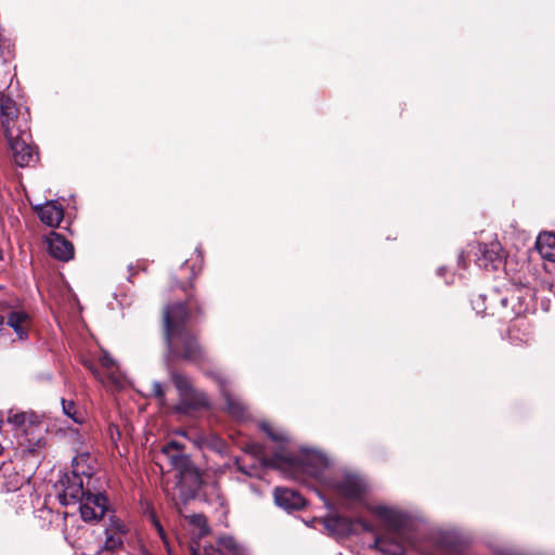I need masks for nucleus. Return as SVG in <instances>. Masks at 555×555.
<instances>
[{
  "instance_id": "nucleus-1",
  "label": "nucleus",
  "mask_w": 555,
  "mask_h": 555,
  "mask_svg": "<svg viewBox=\"0 0 555 555\" xmlns=\"http://www.w3.org/2000/svg\"><path fill=\"white\" fill-rule=\"evenodd\" d=\"M173 286L184 293L185 299L168 302L162 309L160 327L169 357L176 361L202 365L209 360L207 351L201 344L199 334L188 324H196L205 319V304L192 280L188 283L177 280Z\"/></svg>"
},
{
  "instance_id": "nucleus-2",
  "label": "nucleus",
  "mask_w": 555,
  "mask_h": 555,
  "mask_svg": "<svg viewBox=\"0 0 555 555\" xmlns=\"http://www.w3.org/2000/svg\"><path fill=\"white\" fill-rule=\"evenodd\" d=\"M9 88L0 86V124L12 162L21 168L33 167L39 160V152L30 131V112L12 98Z\"/></svg>"
},
{
  "instance_id": "nucleus-3",
  "label": "nucleus",
  "mask_w": 555,
  "mask_h": 555,
  "mask_svg": "<svg viewBox=\"0 0 555 555\" xmlns=\"http://www.w3.org/2000/svg\"><path fill=\"white\" fill-rule=\"evenodd\" d=\"M371 512L384 521L388 530L386 534L375 538V547L388 555H403L405 552L401 539L402 528L404 526L403 515L384 505L373 506Z\"/></svg>"
},
{
  "instance_id": "nucleus-4",
  "label": "nucleus",
  "mask_w": 555,
  "mask_h": 555,
  "mask_svg": "<svg viewBox=\"0 0 555 555\" xmlns=\"http://www.w3.org/2000/svg\"><path fill=\"white\" fill-rule=\"evenodd\" d=\"M169 377L179 395V401L175 406L177 413L188 414L192 411L210 408L206 392L196 389L188 375L176 369H169Z\"/></svg>"
},
{
  "instance_id": "nucleus-5",
  "label": "nucleus",
  "mask_w": 555,
  "mask_h": 555,
  "mask_svg": "<svg viewBox=\"0 0 555 555\" xmlns=\"http://www.w3.org/2000/svg\"><path fill=\"white\" fill-rule=\"evenodd\" d=\"M59 502L66 506L70 504H79L87 492L90 490L83 487L82 477L79 473L72 470L64 473L60 480L55 483Z\"/></svg>"
},
{
  "instance_id": "nucleus-6",
  "label": "nucleus",
  "mask_w": 555,
  "mask_h": 555,
  "mask_svg": "<svg viewBox=\"0 0 555 555\" xmlns=\"http://www.w3.org/2000/svg\"><path fill=\"white\" fill-rule=\"evenodd\" d=\"M172 466L179 474L180 486L186 490L189 495L195 496L203 486V478L191 457L179 453L172 456Z\"/></svg>"
},
{
  "instance_id": "nucleus-7",
  "label": "nucleus",
  "mask_w": 555,
  "mask_h": 555,
  "mask_svg": "<svg viewBox=\"0 0 555 555\" xmlns=\"http://www.w3.org/2000/svg\"><path fill=\"white\" fill-rule=\"evenodd\" d=\"M0 312L4 314V321L15 332L20 339H27L31 326V317L22 306H13L7 301H0Z\"/></svg>"
},
{
  "instance_id": "nucleus-8",
  "label": "nucleus",
  "mask_w": 555,
  "mask_h": 555,
  "mask_svg": "<svg viewBox=\"0 0 555 555\" xmlns=\"http://www.w3.org/2000/svg\"><path fill=\"white\" fill-rule=\"evenodd\" d=\"M332 488L338 495L356 502L362 501L367 493L366 481L353 474H348L343 479L334 481Z\"/></svg>"
},
{
  "instance_id": "nucleus-9",
  "label": "nucleus",
  "mask_w": 555,
  "mask_h": 555,
  "mask_svg": "<svg viewBox=\"0 0 555 555\" xmlns=\"http://www.w3.org/2000/svg\"><path fill=\"white\" fill-rule=\"evenodd\" d=\"M18 444L21 455L26 462H30L34 466H38L41 463L47 444L42 435V428L36 430L34 435L23 436Z\"/></svg>"
},
{
  "instance_id": "nucleus-10",
  "label": "nucleus",
  "mask_w": 555,
  "mask_h": 555,
  "mask_svg": "<svg viewBox=\"0 0 555 555\" xmlns=\"http://www.w3.org/2000/svg\"><path fill=\"white\" fill-rule=\"evenodd\" d=\"M107 509V498L102 492L93 493L91 490L87 492L79 502V511L85 521L100 520Z\"/></svg>"
},
{
  "instance_id": "nucleus-11",
  "label": "nucleus",
  "mask_w": 555,
  "mask_h": 555,
  "mask_svg": "<svg viewBox=\"0 0 555 555\" xmlns=\"http://www.w3.org/2000/svg\"><path fill=\"white\" fill-rule=\"evenodd\" d=\"M475 256L478 267L496 270L503 262V248L498 241L479 244Z\"/></svg>"
},
{
  "instance_id": "nucleus-12",
  "label": "nucleus",
  "mask_w": 555,
  "mask_h": 555,
  "mask_svg": "<svg viewBox=\"0 0 555 555\" xmlns=\"http://www.w3.org/2000/svg\"><path fill=\"white\" fill-rule=\"evenodd\" d=\"M8 422L16 429L23 431V436L34 435L36 430L42 428L40 417L34 412H9Z\"/></svg>"
},
{
  "instance_id": "nucleus-13",
  "label": "nucleus",
  "mask_w": 555,
  "mask_h": 555,
  "mask_svg": "<svg viewBox=\"0 0 555 555\" xmlns=\"http://www.w3.org/2000/svg\"><path fill=\"white\" fill-rule=\"evenodd\" d=\"M324 528L334 535L348 537L357 532L356 521L343 515H328L323 519Z\"/></svg>"
},
{
  "instance_id": "nucleus-14",
  "label": "nucleus",
  "mask_w": 555,
  "mask_h": 555,
  "mask_svg": "<svg viewBox=\"0 0 555 555\" xmlns=\"http://www.w3.org/2000/svg\"><path fill=\"white\" fill-rule=\"evenodd\" d=\"M50 255L60 261H69L74 258L75 249L72 242L62 234L52 232L48 242Z\"/></svg>"
},
{
  "instance_id": "nucleus-15",
  "label": "nucleus",
  "mask_w": 555,
  "mask_h": 555,
  "mask_svg": "<svg viewBox=\"0 0 555 555\" xmlns=\"http://www.w3.org/2000/svg\"><path fill=\"white\" fill-rule=\"evenodd\" d=\"M38 218L48 227L56 228L64 218V209L55 201H49L41 206L35 207Z\"/></svg>"
},
{
  "instance_id": "nucleus-16",
  "label": "nucleus",
  "mask_w": 555,
  "mask_h": 555,
  "mask_svg": "<svg viewBox=\"0 0 555 555\" xmlns=\"http://www.w3.org/2000/svg\"><path fill=\"white\" fill-rule=\"evenodd\" d=\"M274 501L286 511H299L306 505L305 499L298 492L287 488H275Z\"/></svg>"
},
{
  "instance_id": "nucleus-17",
  "label": "nucleus",
  "mask_w": 555,
  "mask_h": 555,
  "mask_svg": "<svg viewBox=\"0 0 555 555\" xmlns=\"http://www.w3.org/2000/svg\"><path fill=\"white\" fill-rule=\"evenodd\" d=\"M205 553L206 555H238L240 550L232 537H221L217 541V546L205 547Z\"/></svg>"
},
{
  "instance_id": "nucleus-18",
  "label": "nucleus",
  "mask_w": 555,
  "mask_h": 555,
  "mask_svg": "<svg viewBox=\"0 0 555 555\" xmlns=\"http://www.w3.org/2000/svg\"><path fill=\"white\" fill-rule=\"evenodd\" d=\"M537 249L542 258L555 261V234H540L537 240Z\"/></svg>"
},
{
  "instance_id": "nucleus-19",
  "label": "nucleus",
  "mask_w": 555,
  "mask_h": 555,
  "mask_svg": "<svg viewBox=\"0 0 555 555\" xmlns=\"http://www.w3.org/2000/svg\"><path fill=\"white\" fill-rule=\"evenodd\" d=\"M489 315L500 314L507 308L508 297L499 289H492L487 294Z\"/></svg>"
},
{
  "instance_id": "nucleus-20",
  "label": "nucleus",
  "mask_w": 555,
  "mask_h": 555,
  "mask_svg": "<svg viewBox=\"0 0 555 555\" xmlns=\"http://www.w3.org/2000/svg\"><path fill=\"white\" fill-rule=\"evenodd\" d=\"M9 467L0 466V489L7 492H13L21 488L23 477L17 473L8 474Z\"/></svg>"
},
{
  "instance_id": "nucleus-21",
  "label": "nucleus",
  "mask_w": 555,
  "mask_h": 555,
  "mask_svg": "<svg viewBox=\"0 0 555 555\" xmlns=\"http://www.w3.org/2000/svg\"><path fill=\"white\" fill-rule=\"evenodd\" d=\"M221 396L224 400L225 410L229 414L236 417L244 416L246 413V406L238 397L231 393L229 389L224 390Z\"/></svg>"
},
{
  "instance_id": "nucleus-22",
  "label": "nucleus",
  "mask_w": 555,
  "mask_h": 555,
  "mask_svg": "<svg viewBox=\"0 0 555 555\" xmlns=\"http://www.w3.org/2000/svg\"><path fill=\"white\" fill-rule=\"evenodd\" d=\"M294 459L292 456L274 453L271 456H261V465L263 467L276 468L280 464L293 465Z\"/></svg>"
},
{
  "instance_id": "nucleus-23",
  "label": "nucleus",
  "mask_w": 555,
  "mask_h": 555,
  "mask_svg": "<svg viewBox=\"0 0 555 555\" xmlns=\"http://www.w3.org/2000/svg\"><path fill=\"white\" fill-rule=\"evenodd\" d=\"M470 302L477 314L489 315L487 294L474 296Z\"/></svg>"
},
{
  "instance_id": "nucleus-24",
  "label": "nucleus",
  "mask_w": 555,
  "mask_h": 555,
  "mask_svg": "<svg viewBox=\"0 0 555 555\" xmlns=\"http://www.w3.org/2000/svg\"><path fill=\"white\" fill-rule=\"evenodd\" d=\"M62 406H63L64 413L68 417H70L74 422H76L78 424L82 423V416L80 413H78L77 405L74 401H68V400L63 399Z\"/></svg>"
},
{
  "instance_id": "nucleus-25",
  "label": "nucleus",
  "mask_w": 555,
  "mask_h": 555,
  "mask_svg": "<svg viewBox=\"0 0 555 555\" xmlns=\"http://www.w3.org/2000/svg\"><path fill=\"white\" fill-rule=\"evenodd\" d=\"M106 540L104 543V550L114 551L122 546L124 541L120 534L106 532Z\"/></svg>"
},
{
  "instance_id": "nucleus-26",
  "label": "nucleus",
  "mask_w": 555,
  "mask_h": 555,
  "mask_svg": "<svg viewBox=\"0 0 555 555\" xmlns=\"http://www.w3.org/2000/svg\"><path fill=\"white\" fill-rule=\"evenodd\" d=\"M182 449L183 446L180 442L172 440L166 443L162 450L163 453L168 456L170 463L172 464V456H176L179 453H183Z\"/></svg>"
},
{
  "instance_id": "nucleus-27",
  "label": "nucleus",
  "mask_w": 555,
  "mask_h": 555,
  "mask_svg": "<svg viewBox=\"0 0 555 555\" xmlns=\"http://www.w3.org/2000/svg\"><path fill=\"white\" fill-rule=\"evenodd\" d=\"M207 375L214 379L219 389H220V392L222 393L224 390H228V386H229V379L228 377L220 371H210L207 373Z\"/></svg>"
},
{
  "instance_id": "nucleus-28",
  "label": "nucleus",
  "mask_w": 555,
  "mask_h": 555,
  "mask_svg": "<svg viewBox=\"0 0 555 555\" xmlns=\"http://www.w3.org/2000/svg\"><path fill=\"white\" fill-rule=\"evenodd\" d=\"M13 50L9 42H7L0 35V60L7 63L13 59Z\"/></svg>"
},
{
  "instance_id": "nucleus-29",
  "label": "nucleus",
  "mask_w": 555,
  "mask_h": 555,
  "mask_svg": "<svg viewBox=\"0 0 555 555\" xmlns=\"http://www.w3.org/2000/svg\"><path fill=\"white\" fill-rule=\"evenodd\" d=\"M261 430L267 434V436L275 442H283L285 441V437L283 434H280L275 431L272 426L268 423H262L260 426Z\"/></svg>"
},
{
  "instance_id": "nucleus-30",
  "label": "nucleus",
  "mask_w": 555,
  "mask_h": 555,
  "mask_svg": "<svg viewBox=\"0 0 555 555\" xmlns=\"http://www.w3.org/2000/svg\"><path fill=\"white\" fill-rule=\"evenodd\" d=\"M106 532L120 534L122 537V534L127 532V527L122 521L113 519L106 529Z\"/></svg>"
},
{
  "instance_id": "nucleus-31",
  "label": "nucleus",
  "mask_w": 555,
  "mask_h": 555,
  "mask_svg": "<svg viewBox=\"0 0 555 555\" xmlns=\"http://www.w3.org/2000/svg\"><path fill=\"white\" fill-rule=\"evenodd\" d=\"M314 461L315 464L312 466L311 474L314 476H318L322 473L323 468L326 466L325 459L322 456H317L315 459H307L306 465L309 464V462Z\"/></svg>"
},
{
  "instance_id": "nucleus-32",
  "label": "nucleus",
  "mask_w": 555,
  "mask_h": 555,
  "mask_svg": "<svg viewBox=\"0 0 555 555\" xmlns=\"http://www.w3.org/2000/svg\"><path fill=\"white\" fill-rule=\"evenodd\" d=\"M354 521H356V527L360 526L363 531L375 533L376 527L371 521L365 520L363 518H357V519H354Z\"/></svg>"
},
{
  "instance_id": "nucleus-33",
  "label": "nucleus",
  "mask_w": 555,
  "mask_h": 555,
  "mask_svg": "<svg viewBox=\"0 0 555 555\" xmlns=\"http://www.w3.org/2000/svg\"><path fill=\"white\" fill-rule=\"evenodd\" d=\"M246 452L249 454H253L256 457H259L261 460V456H264L263 454V447L259 443H253L247 446Z\"/></svg>"
},
{
  "instance_id": "nucleus-34",
  "label": "nucleus",
  "mask_w": 555,
  "mask_h": 555,
  "mask_svg": "<svg viewBox=\"0 0 555 555\" xmlns=\"http://www.w3.org/2000/svg\"><path fill=\"white\" fill-rule=\"evenodd\" d=\"M82 364L86 369H88L92 373V375L95 378H98V379L102 378L100 370L98 369V366L94 364V362L92 360H83Z\"/></svg>"
},
{
  "instance_id": "nucleus-35",
  "label": "nucleus",
  "mask_w": 555,
  "mask_h": 555,
  "mask_svg": "<svg viewBox=\"0 0 555 555\" xmlns=\"http://www.w3.org/2000/svg\"><path fill=\"white\" fill-rule=\"evenodd\" d=\"M152 391L154 397L158 400L163 401L165 399V390L159 382H154L152 384Z\"/></svg>"
},
{
  "instance_id": "nucleus-36",
  "label": "nucleus",
  "mask_w": 555,
  "mask_h": 555,
  "mask_svg": "<svg viewBox=\"0 0 555 555\" xmlns=\"http://www.w3.org/2000/svg\"><path fill=\"white\" fill-rule=\"evenodd\" d=\"M152 518V522L157 531V533L159 534V537L162 538V540L167 543V538H166V533H165V529L164 527L162 526L160 521L158 520V518L153 514L151 516Z\"/></svg>"
},
{
  "instance_id": "nucleus-37",
  "label": "nucleus",
  "mask_w": 555,
  "mask_h": 555,
  "mask_svg": "<svg viewBox=\"0 0 555 555\" xmlns=\"http://www.w3.org/2000/svg\"><path fill=\"white\" fill-rule=\"evenodd\" d=\"M100 363L105 369H112L115 364V361L109 354L105 353L100 358Z\"/></svg>"
},
{
  "instance_id": "nucleus-38",
  "label": "nucleus",
  "mask_w": 555,
  "mask_h": 555,
  "mask_svg": "<svg viewBox=\"0 0 555 555\" xmlns=\"http://www.w3.org/2000/svg\"><path fill=\"white\" fill-rule=\"evenodd\" d=\"M193 518V522L196 524L197 526H199L202 522H206V518L203 515H195Z\"/></svg>"
},
{
  "instance_id": "nucleus-39",
  "label": "nucleus",
  "mask_w": 555,
  "mask_h": 555,
  "mask_svg": "<svg viewBox=\"0 0 555 555\" xmlns=\"http://www.w3.org/2000/svg\"><path fill=\"white\" fill-rule=\"evenodd\" d=\"M235 464H236V466H237V469H238L241 473H243V474H245V475H250V474L246 470V468L240 464V461H238V460H236Z\"/></svg>"
},
{
  "instance_id": "nucleus-40",
  "label": "nucleus",
  "mask_w": 555,
  "mask_h": 555,
  "mask_svg": "<svg viewBox=\"0 0 555 555\" xmlns=\"http://www.w3.org/2000/svg\"><path fill=\"white\" fill-rule=\"evenodd\" d=\"M459 262H463V267H465V255L463 251L459 255Z\"/></svg>"
},
{
  "instance_id": "nucleus-41",
  "label": "nucleus",
  "mask_w": 555,
  "mask_h": 555,
  "mask_svg": "<svg viewBox=\"0 0 555 555\" xmlns=\"http://www.w3.org/2000/svg\"><path fill=\"white\" fill-rule=\"evenodd\" d=\"M4 323V314L0 312V325Z\"/></svg>"
}]
</instances>
